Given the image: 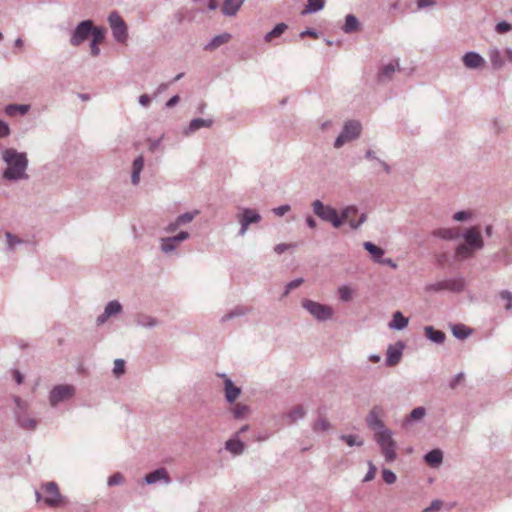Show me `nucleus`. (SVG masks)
<instances>
[{"label":"nucleus","instance_id":"obj_1","mask_svg":"<svg viewBox=\"0 0 512 512\" xmlns=\"http://www.w3.org/2000/svg\"><path fill=\"white\" fill-rule=\"evenodd\" d=\"M3 160L7 164V168L3 173L5 179L19 180L28 177L25 173L28 160L24 153H19L15 149H6L3 152Z\"/></svg>","mask_w":512,"mask_h":512},{"label":"nucleus","instance_id":"obj_2","mask_svg":"<svg viewBox=\"0 0 512 512\" xmlns=\"http://www.w3.org/2000/svg\"><path fill=\"white\" fill-rule=\"evenodd\" d=\"M42 493L37 492V501H43L46 506L58 508L64 504V498L55 482H47L41 487Z\"/></svg>","mask_w":512,"mask_h":512},{"label":"nucleus","instance_id":"obj_3","mask_svg":"<svg viewBox=\"0 0 512 512\" xmlns=\"http://www.w3.org/2000/svg\"><path fill=\"white\" fill-rule=\"evenodd\" d=\"M375 440L379 444L386 461H394L396 458V443L392 439L391 432L388 429L379 430L375 433Z\"/></svg>","mask_w":512,"mask_h":512},{"label":"nucleus","instance_id":"obj_4","mask_svg":"<svg viewBox=\"0 0 512 512\" xmlns=\"http://www.w3.org/2000/svg\"><path fill=\"white\" fill-rule=\"evenodd\" d=\"M314 213L322 220L330 222L335 228H339L343 224V220L337 210L331 206H325L320 200L312 203Z\"/></svg>","mask_w":512,"mask_h":512},{"label":"nucleus","instance_id":"obj_5","mask_svg":"<svg viewBox=\"0 0 512 512\" xmlns=\"http://www.w3.org/2000/svg\"><path fill=\"white\" fill-rule=\"evenodd\" d=\"M302 305L318 320H327L333 315V309L328 305L320 304L312 300H304Z\"/></svg>","mask_w":512,"mask_h":512},{"label":"nucleus","instance_id":"obj_6","mask_svg":"<svg viewBox=\"0 0 512 512\" xmlns=\"http://www.w3.org/2000/svg\"><path fill=\"white\" fill-rule=\"evenodd\" d=\"M361 132V124L358 121H349L345 124L342 133L337 137L334 146L341 147L344 143L356 139Z\"/></svg>","mask_w":512,"mask_h":512},{"label":"nucleus","instance_id":"obj_7","mask_svg":"<svg viewBox=\"0 0 512 512\" xmlns=\"http://www.w3.org/2000/svg\"><path fill=\"white\" fill-rule=\"evenodd\" d=\"M113 36L118 42H125L127 39V26L117 12H112L108 18Z\"/></svg>","mask_w":512,"mask_h":512},{"label":"nucleus","instance_id":"obj_8","mask_svg":"<svg viewBox=\"0 0 512 512\" xmlns=\"http://www.w3.org/2000/svg\"><path fill=\"white\" fill-rule=\"evenodd\" d=\"M74 395V387L70 385H59L53 388L50 393V403L52 406L59 402L67 400Z\"/></svg>","mask_w":512,"mask_h":512},{"label":"nucleus","instance_id":"obj_9","mask_svg":"<svg viewBox=\"0 0 512 512\" xmlns=\"http://www.w3.org/2000/svg\"><path fill=\"white\" fill-rule=\"evenodd\" d=\"M92 22L90 20L82 21L75 29L72 37L71 44L73 46L80 45L83 41H85L92 31Z\"/></svg>","mask_w":512,"mask_h":512},{"label":"nucleus","instance_id":"obj_10","mask_svg":"<svg viewBox=\"0 0 512 512\" xmlns=\"http://www.w3.org/2000/svg\"><path fill=\"white\" fill-rule=\"evenodd\" d=\"M241 224L240 235H244L251 223H257L260 221V215L253 209H244L243 212L238 216Z\"/></svg>","mask_w":512,"mask_h":512},{"label":"nucleus","instance_id":"obj_11","mask_svg":"<svg viewBox=\"0 0 512 512\" xmlns=\"http://www.w3.org/2000/svg\"><path fill=\"white\" fill-rule=\"evenodd\" d=\"M357 213L358 211L354 206H349L343 210L340 217L343 223L348 222L353 229H356L366 220L365 214H361L359 219L356 220Z\"/></svg>","mask_w":512,"mask_h":512},{"label":"nucleus","instance_id":"obj_12","mask_svg":"<svg viewBox=\"0 0 512 512\" xmlns=\"http://www.w3.org/2000/svg\"><path fill=\"white\" fill-rule=\"evenodd\" d=\"M466 244L474 250L481 249L484 245L480 230L477 227H472L467 230L464 235Z\"/></svg>","mask_w":512,"mask_h":512},{"label":"nucleus","instance_id":"obj_13","mask_svg":"<svg viewBox=\"0 0 512 512\" xmlns=\"http://www.w3.org/2000/svg\"><path fill=\"white\" fill-rule=\"evenodd\" d=\"M188 237L189 234L182 231L177 236L164 238L162 239L161 248L166 253L171 252L179 245L180 242L186 240Z\"/></svg>","mask_w":512,"mask_h":512},{"label":"nucleus","instance_id":"obj_14","mask_svg":"<svg viewBox=\"0 0 512 512\" xmlns=\"http://www.w3.org/2000/svg\"><path fill=\"white\" fill-rule=\"evenodd\" d=\"M463 281L462 280H453V281H441L435 285H430L428 289H432L435 291L449 289L454 291H460L463 289Z\"/></svg>","mask_w":512,"mask_h":512},{"label":"nucleus","instance_id":"obj_15","mask_svg":"<svg viewBox=\"0 0 512 512\" xmlns=\"http://www.w3.org/2000/svg\"><path fill=\"white\" fill-rule=\"evenodd\" d=\"M224 385L226 400L230 403L234 402L239 397L241 389L236 387L229 378H225Z\"/></svg>","mask_w":512,"mask_h":512},{"label":"nucleus","instance_id":"obj_16","mask_svg":"<svg viewBox=\"0 0 512 512\" xmlns=\"http://www.w3.org/2000/svg\"><path fill=\"white\" fill-rule=\"evenodd\" d=\"M160 480H163L166 483L170 482L169 475L164 468H159L145 476V482L147 484H154Z\"/></svg>","mask_w":512,"mask_h":512},{"label":"nucleus","instance_id":"obj_17","mask_svg":"<svg viewBox=\"0 0 512 512\" xmlns=\"http://www.w3.org/2000/svg\"><path fill=\"white\" fill-rule=\"evenodd\" d=\"M381 409L378 408V407H375L374 409H372V411L369 413L368 417H367V423L368 425L376 430L379 431V430H382L384 429V425L382 423V421L380 420V415H381Z\"/></svg>","mask_w":512,"mask_h":512},{"label":"nucleus","instance_id":"obj_18","mask_svg":"<svg viewBox=\"0 0 512 512\" xmlns=\"http://www.w3.org/2000/svg\"><path fill=\"white\" fill-rule=\"evenodd\" d=\"M484 62V59L475 52H468L463 56V63L468 68L481 67Z\"/></svg>","mask_w":512,"mask_h":512},{"label":"nucleus","instance_id":"obj_19","mask_svg":"<svg viewBox=\"0 0 512 512\" xmlns=\"http://www.w3.org/2000/svg\"><path fill=\"white\" fill-rule=\"evenodd\" d=\"M120 311H121L120 303L117 301H111L107 304L104 313L98 317L97 322L99 324H102L107 320V318L119 313Z\"/></svg>","mask_w":512,"mask_h":512},{"label":"nucleus","instance_id":"obj_20","mask_svg":"<svg viewBox=\"0 0 512 512\" xmlns=\"http://www.w3.org/2000/svg\"><path fill=\"white\" fill-rule=\"evenodd\" d=\"M212 124H213L212 119L196 118L190 122L189 127L185 133L190 134V133H193L203 127L209 128L212 126Z\"/></svg>","mask_w":512,"mask_h":512},{"label":"nucleus","instance_id":"obj_21","mask_svg":"<svg viewBox=\"0 0 512 512\" xmlns=\"http://www.w3.org/2000/svg\"><path fill=\"white\" fill-rule=\"evenodd\" d=\"M408 325V318L404 317L400 311L393 314V319L389 324L390 328L402 330Z\"/></svg>","mask_w":512,"mask_h":512},{"label":"nucleus","instance_id":"obj_22","mask_svg":"<svg viewBox=\"0 0 512 512\" xmlns=\"http://www.w3.org/2000/svg\"><path fill=\"white\" fill-rule=\"evenodd\" d=\"M425 334L429 340L437 344H441L445 340V334L440 330H435L432 326L425 327Z\"/></svg>","mask_w":512,"mask_h":512},{"label":"nucleus","instance_id":"obj_23","mask_svg":"<svg viewBox=\"0 0 512 512\" xmlns=\"http://www.w3.org/2000/svg\"><path fill=\"white\" fill-rule=\"evenodd\" d=\"M402 356L400 348L390 346L387 350L386 363L388 366H395Z\"/></svg>","mask_w":512,"mask_h":512},{"label":"nucleus","instance_id":"obj_24","mask_svg":"<svg viewBox=\"0 0 512 512\" xmlns=\"http://www.w3.org/2000/svg\"><path fill=\"white\" fill-rule=\"evenodd\" d=\"M144 166L143 156H138L133 162V171H132V183L138 184L140 181V173Z\"/></svg>","mask_w":512,"mask_h":512},{"label":"nucleus","instance_id":"obj_25","mask_svg":"<svg viewBox=\"0 0 512 512\" xmlns=\"http://www.w3.org/2000/svg\"><path fill=\"white\" fill-rule=\"evenodd\" d=\"M241 6V0H225L222 12L225 15H235Z\"/></svg>","mask_w":512,"mask_h":512},{"label":"nucleus","instance_id":"obj_26","mask_svg":"<svg viewBox=\"0 0 512 512\" xmlns=\"http://www.w3.org/2000/svg\"><path fill=\"white\" fill-rule=\"evenodd\" d=\"M364 248L371 254L373 260L375 262H380L382 256L384 255V250L371 242H365Z\"/></svg>","mask_w":512,"mask_h":512},{"label":"nucleus","instance_id":"obj_27","mask_svg":"<svg viewBox=\"0 0 512 512\" xmlns=\"http://www.w3.org/2000/svg\"><path fill=\"white\" fill-rule=\"evenodd\" d=\"M29 108V105L10 104L5 107V113L8 116H15L17 113L24 115L28 112Z\"/></svg>","mask_w":512,"mask_h":512},{"label":"nucleus","instance_id":"obj_28","mask_svg":"<svg viewBox=\"0 0 512 512\" xmlns=\"http://www.w3.org/2000/svg\"><path fill=\"white\" fill-rule=\"evenodd\" d=\"M231 38V35L229 33H224L218 36H215L211 42L206 46V49L208 50H214L218 48L219 46L227 43Z\"/></svg>","mask_w":512,"mask_h":512},{"label":"nucleus","instance_id":"obj_29","mask_svg":"<svg viewBox=\"0 0 512 512\" xmlns=\"http://www.w3.org/2000/svg\"><path fill=\"white\" fill-rule=\"evenodd\" d=\"M226 449L234 455H239L244 450V444L238 439H230L226 442Z\"/></svg>","mask_w":512,"mask_h":512},{"label":"nucleus","instance_id":"obj_30","mask_svg":"<svg viewBox=\"0 0 512 512\" xmlns=\"http://www.w3.org/2000/svg\"><path fill=\"white\" fill-rule=\"evenodd\" d=\"M474 253V249L468 244H461L456 249V257L459 260L470 258Z\"/></svg>","mask_w":512,"mask_h":512},{"label":"nucleus","instance_id":"obj_31","mask_svg":"<svg viewBox=\"0 0 512 512\" xmlns=\"http://www.w3.org/2000/svg\"><path fill=\"white\" fill-rule=\"evenodd\" d=\"M425 460L431 466H438L442 462V452L440 450H432L426 454Z\"/></svg>","mask_w":512,"mask_h":512},{"label":"nucleus","instance_id":"obj_32","mask_svg":"<svg viewBox=\"0 0 512 512\" xmlns=\"http://www.w3.org/2000/svg\"><path fill=\"white\" fill-rule=\"evenodd\" d=\"M286 29H287L286 24H284V23L277 24L272 31H270L269 33L266 34L265 41L270 42L274 38L280 37L285 32Z\"/></svg>","mask_w":512,"mask_h":512},{"label":"nucleus","instance_id":"obj_33","mask_svg":"<svg viewBox=\"0 0 512 512\" xmlns=\"http://www.w3.org/2000/svg\"><path fill=\"white\" fill-rule=\"evenodd\" d=\"M490 61L494 68H501L504 64V59L498 49H492L489 52Z\"/></svg>","mask_w":512,"mask_h":512},{"label":"nucleus","instance_id":"obj_34","mask_svg":"<svg viewBox=\"0 0 512 512\" xmlns=\"http://www.w3.org/2000/svg\"><path fill=\"white\" fill-rule=\"evenodd\" d=\"M359 22L354 15H347L344 24V31L346 33H352L358 29Z\"/></svg>","mask_w":512,"mask_h":512},{"label":"nucleus","instance_id":"obj_35","mask_svg":"<svg viewBox=\"0 0 512 512\" xmlns=\"http://www.w3.org/2000/svg\"><path fill=\"white\" fill-rule=\"evenodd\" d=\"M434 235L443 239H454L458 237L459 233L456 229L443 228L434 231Z\"/></svg>","mask_w":512,"mask_h":512},{"label":"nucleus","instance_id":"obj_36","mask_svg":"<svg viewBox=\"0 0 512 512\" xmlns=\"http://www.w3.org/2000/svg\"><path fill=\"white\" fill-rule=\"evenodd\" d=\"M325 0H308L306 8L302 12L303 14L316 12L324 7Z\"/></svg>","mask_w":512,"mask_h":512},{"label":"nucleus","instance_id":"obj_37","mask_svg":"<svg viewBox=\"0 0 512 512\" xmlns=\"http://www.w3.org/2000/svg\"><path fill=\"white\" fill-rule=\"evenodd\" d=\"M305 415V410L302 406H295L294 408H292L290 410V412L288 413V418H289V422L290 423H293L295 421H297L298 419H301L303 418Z\"/></svg>","mask_w":512,"mask_h":512},{"label":"nucleus","instance_id":"obj_38","mask_svg":"<svg viewBox=\"0 0 512 512\" xmlns=\"http://www.w3.org/2000/svg\"><path fill=\"white\" fill-rule=\"evenodd\" d=\"M90 34L92 35L91 43L101 44L104 41L105 31L103 29L92 26V31Z\"/></svg>","mask_w":512,"mask_h":512},{"label":"nucleus","instance_id":"obj_39","mask_svg":"<svg viewBox=\"0 0 512 512\" xmlns=\"http://www.w3.org/2000/svg\"><path fill=\"white\" fill-rule=\"evenodd\" d=\"M453 335L458 339H465L469 334L470 330L464 325H455L452 328Z\"/></svg>","mask_w":512,"mask_h":512},{"label":"nucleus","instance_id":"obj_40","mask_svg":"<svg viewBox=\"0 0 512 512\" xmlns=\"http://www.w3.org/2000/svg\"><path fill=\"white\" fill-rule=\"evenodd\" d=\"M19 424L25 429L33 430L37 426V421L29 416H21L19 417Z\"/></svg>","mask_w":512,"mask_h":512},{"label":"nucleus","instance_id":"obj_41","mask_svg":"<svg viewBox=\"0 0 512 512\" xmlns=\"http://www.w3.org/2000/svg\"><path fill=\"white\" fill-rule=\"evenodd\" d=\"M398 67V62H391L383 67V69L380 72L381 77H387L390 78L391 74L396 70Z\"/></svg>","mask_w":512,"mask_h":512},{"label":"nucleus","instance_id":"obj_42","mask_svg":"<svg viewBox=\"0 0 512 512\" xmlns=\"http://www.w3.org/2000/svg\"><path fill=\"white\" fill-rule=\"evenodd\" d=\"M313 428L317 432L326 431L330 428V423L325 418H319L315 421Z\"/></svg>","mask_w":512,"mask_h":512},{"label":"nucleus","instance_id":"obj_43","mask_svg":"<svg viewBox=\"0 0 512 512\" xmlns=\"http://www.w3.org/2000/svg\"><path fill=\"white\" fill-rule=\"evenodd\" d=\"M235 418H243L248 413V407L244 404L238 403L233 408Z\"/></svg>","mask_w":512,"mask_h":512},{"label":"nucleus","instance_id":"obj_44","mask_svg":"<svg viewBox=\"0 0 512 512\" xmlns=\"http://www.w3.org/2000/svg\"><path fill=\"white\" fill-rule=\"evenodd\" d=\"M197 214H198V211L184 213V214L180 215L176 220L178 221V224H180V225L186 224V223L191 222Z\"/></svg>","mask_w":512,"mask_h":512},{"label":"nucleus","instance_id":"obj_45","mask_svg":"<svg viewBox=\"0 0 512 512\" xmlns=\"http://www.w3.org/2000/svg\"><path fill=\"white\" fill-rule=\"evenodd\" d=\"M125 372V362L122 359H117L114 362L113 373L116 377H119Z\"/></svg>","mask_w":512,"mask_h":512},{"label":"nucleus","instance_id":"obj_46","mask_svg":"<svg viewBox=\"0 0 512 512\" xmlns=\"http://www.w3.org/2000/svg\"><path fill=\"white\" fill-rule=\"evenodd\" d=\"M382 478L387 484H393L396 482V475L389 469H383Z\"/></svg>","mask_w":512,"mask_h":512},{"label":"nucleus","instance_id":"obj_47","mask_svg":"<svg viewBox=\"0 0 512 512\" xmlns=\"http://www.w3.org/2000/svg\"><path fill=\"white\" fill-rule=\"evenodd\" d=\"M339 296L343 301H349L352 298V291L348 286H341L338 290Z\"/></svg>","mask_w":512,"mask_h":512},{"label":"nucleus","instance_id":"obj_48","mask_svg":"<svg viewBox=\"0 0 512 512\" xmlns=\"http://www.w3.org/2000/svg\"><path fill=\"white\" fill-rule=\"evenodd\" d=\"M342 440H344L349 446H361L363 444V441L359 439L358 436L348 435V436H342Z\"/></svg>","mask_w":512,"mask_h":512},{"label":"nucleus","instance_id":"obj_49","mask_svg":"<svg viewBox=\"0 0 512 512\" xmlns=\"http://www.w3.org/2000/svg\"><path fill=\"white\" fill-rule=\"evenodd\" d=\"M124 482V476L121 473H115L108 479L109 486L120 485Z\"/></svg>","mask_w":512,"mask_h":512},{"label":"nucleus","instance_id":"obj_50","mask_svg":"<svg viewBox=\"0 0 512 512\" xmlns=\"http://www.w3.org/2000/svg\"><path fill=\"white\" fill-rule=\"evenodd\" d=\"M425 416V409L423 407H417L410 413L411 420H420Z\"/></svg>","mask_w":512,"mask_h":512},{"label":"nucleus","instance_id":"obj_51","mask_svg":"<svg viewBox=\"0 0 512 512\" xmlns=\"http://www.w3.org/2000/svg\"><path fill=\"white\" fill-rule=\"evenodd\" d=\"M500 297H501V299L506 301V309H511L512 308V293L507 290H504L500 293Z\"/></svg>","mask_w":512,"mask_h":512},{"label":"nucleus","instance_id":"obj_52","mask_svg":"<svg viewBox=\"0 0 512 512\" xmlns=\"http://www.w3.org/2000/svg\"><path fill=\"white\" fill-rule=\"evenodd\" d=\"M510 30H512V25L507 23V22H504V21L503 22H499L496 25V31L499 34H503V33L509 32Z\"/></svg>","mask_w":512,"mask_h":512},{"label":"nucleus","instance_id":"obj_53","mask_svg":"<svg viewBox=\"0 0 512 512\" xmlns=\"http://www.w3.org/2000/svg\"><path fill=\"white\" fill-rule=\"evenodd\" d=\"M442 507V502L439 500H434L431 505L423 510V512H433L438 511Z\"/></svg>","mask_w":512,"mask_h":512},{"label":"nucleus","instance_id":"obj_54","mask_svg":"<svg viewBox=\"0 0 512 512\" xmlns=\"http://www.w3.org/2000/svg\"><path fill=\"white\" fill-rule=\"evenodd\" d=\"M376 471H377V469L374 466V464L372 462H369V471L366 474V476L364 478V481L372 480L375 477V475H376Z\"/></svg>","mask_w":512,"mask_h":512},{"label":"nucleus","instance_id":"obj_55","mask_svg":"<svg viewBox=\"0 0 512 512\" xmlns=\"http://www.w3.org/2000/svg\"><path fill=\"white\" fill-rule=\"evenodd\" d=\"M290 206L289 205H282V206H279L277 208H274L273 209V212L277 215V216H283L284 214H286L287 212L290 211Z\"/></svg>","mask_w":512,"mask_h":512},{"label":"nucleus","instance_id":"obj_56","mask_svg":"<svg viewBox=\"0 0 512 512\" xmlns=\"http://www.w3.org/2000/svg\"><path fill=\"white\" fill-rule=\"evenodd\" d=\"M10 134L9 126L2 120H0V138H4Z\"/></svg>","mask_w":512,"mask_h":512},{"label":"nucleus","instance_id":"obj_57","mask_svg":"<svg viewBox=\"0 0 512 512\" xmlns=\"http://www.w3.org/2000/svg\"><path fill=\"white\" fill-rule=\"evenodd\" d=\"M294 246H295L294 244H284V243H282V244L276 245L274 250H275L276 253L281 254L284 251H286V250H288V249H290V248H292Z\"/></svg>","mask_w":512,"mask_h":512},{"label":"nucleus","instance_id":"obj_58","mask_svg":"<svg viewBox=\"0 0 512 512\" xmlns=\"http://www.w3.org/2000/svg\"><path fill=\"white\" fill-rule=\"evenodd\" d=\"M469 217H470V213H468L466 211H459V212L455 213L453 216L454 220H456V221H463Z\"/></svg>","mask_w":512,"mask_h":512},{"label":"nucleus","instance_id":"obj_59","mask_svg":"<svg viewBox=\"0 0 512 512\" xmlns=\"http://www.w3.org/2000/svg\"><path fill=\"white\" fill-rule=\"evenodd\" d=\"M8 245L13 248L16 243H20V240L13 236L11 233L6 234Z\"/></svg>","mask_w":512,"mask_h":512},{"label":"nucleus","instance_id":"obj_60","mask_svg":"<svg viewBox=\"0 0 512 512\" xmlns=\"http://www.w3.org/2000/svg\"><path fill=\"white\" fill-rule=\"evenodd\" d=\"M301 283H302V279H296V280L291 281L290 283H288L285 294H287L290 290L300 286Z\"/></svg>","mask_w":512,"mask_h":512},{"label":"nucleus","instance_id":"obj_61","mask_svg":"<svg viewBox=\"0 0 512 512\" xmlns=\"http://www.w3.org/2000/svg\"><path fill=\"white\" fill-rule=\"evenodd\" d=\"M464 379L463 373H459L454 380L450 383L451 388H455Z\"/></svg>","mask_w":512,"mask_h":512},{"label":"nucleus","instance_id":"obj_62","mask_svg":"<svg viewBox=\"0 0 512 512\" xmlns=\"http://www.w3.org/2000/svg\"><path fill=\"white\" fill-rule=\"evenodd\" d=\"M434 1L433 0H418L417 2V5H418V8H424V7H427V6H432L434 5Z\"/></svg>","mask_w":512,"mask_h":512},{"label":"nucleus","instance_id":"obj_63","mask_svg":"<svg viewBox=\"0 0 512 512\" xmlns=\"http://www.w3.org/2000/svg\"><path fill=\"white\" fill-rule=\"evenodd\" d=\"M150 97L147 95V94H143L139 97V103L142 105V106H148L149 103H150Z\"/></svg>","mask_w":512,"mask_h":512},{"label":"nucleus","instance_id":"obj_64","mask_svg":"<svg viewBox=\"0 0 512 512\" xmlns=\"http://www.w3.org/2000/svg\"><path fill=\"white\" fill-rule=\"evenodd\" d=\"M179 101V96H173L172 98H170L167 103H166V106L167 107H173L174 105H176Z\"/></svg>","mask_w":512,"mask_h":512}]
</instances>
